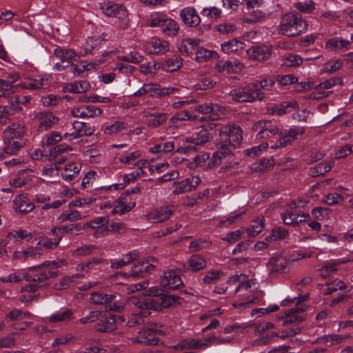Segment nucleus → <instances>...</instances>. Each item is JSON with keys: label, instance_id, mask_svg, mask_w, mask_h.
<instances>
[{"label": "nucleus", "instance_id": "obj_1", "mask_svg": "<svg viewBox=\"0 0 353 353\" xmlns=\"http://www.w3.org/2000/svg\"><path fill=\"white\" fill-rule=\"evenodd\" d=\"M132 304L137 307L144 310L141 314L148 316L150 314V310H160L161 307H174L179 304V297L176 295L164 294L159 299L152 297L139 299L131 298ZM140 314V313H139Z\"/></svg>", "mask_w": 353, "mask_h": 353}, {"label": "nucleus", "instance_id": "obj_2", "mask_svg": "<svg viewBox=\"0 0 353 353\" xmlns=\"http://www.w3.org/2000/svg\"><path fill=\"white\" fill-rule=\"evenodd\" d=\"M307 27V24L301 14L291 11L286 12L281 17L279 32L287 37H294L305 32Z\"/></svg>", "mask_w": 353, "mask_h": 353}, {"label": "nucleus", "instance_id": "obj_3", "mask_svg": "<svg viewBox=\"0 0 353 353\" xmlns=\"http://www.w3.org/2000/svg\"><path fill=\"white\" fill-rule=\"evenodd\" d=\"M219 139L216 141L218 149H226L239 146L243 139L241 128L235 125L222 126L219 132Z\"/></svg>", "mask_w": 353, "mask_h": 353}, {"label": "nucleus", "instance_id": "obj_4", "mask_svg": "<svg viewBox=\"0 0 353 353\" xmlns=\"http://www.w3.org/2000/svg\"><path fill=\"white\" fill-rule=\"evenodd\" d=\"M229 95L233 101L239 103H252L265 99V94L254 90L252 84L234 89L230 92Z\"/></svg>", "mask_w": 353, "mask_h": 353}, {"label": "nucleus", "instance_id": "obj_5", "mask_svg": "<svg viewBox=\"0 0 353 353\" xmlns=\"http://www.w3.org/2000/svg\"><path fill=\"white\" fill-rule=\"evenodd\" d=\"M162 325L152 322L148 323L140 331L135 339V341L147 345H155L159 342L157 335L164 334L163 331L161 330Z\"/></svg>", "mask_w": 353, "mask_h": 353}, {"label": "nucleus", "instance_id": "obj_6", "mask_svg": "<svg viewBox=\"0 0 353 353\" xmlns=\"http://www.w3.org/2000/svg\"><path fill=\"white\" fill-rule=\"evenodd\" d=\"M179 91L176 87H161L158 84L144 83L143 86L133 94L134 97H139L149 94L151 97H165L178 93Z\"/></svg>", "mask_w": 353, "mask_h": 353}, {"label": "nucleus", "instance_id": "obj_7", "mask_svg": "<svg viewBox=\"0 0 353 353\" xmlns=\"http://www.w3.org/2000/svg\"><path fill=\"white\" fill-rule=\"evenodd\" d=\"M304 133L305 128L300 126H294L284 132L279 130L278 139L270 147L272 149H277L290 145L297 139L299 135H302Z\"/></svg>", "mask_w": 353, "mask_h": 353}, {"label": "nucleus", "instance_id": "obj_8", "mask_svg": "<svg viewBox=\"0 0 353 353\" xmlns=\"http://www.w3.org/2000/svg\"><path fill=\"white\" fill-rule=\"evenodd\" d=\"M254 128L259 131L256 135L259 139H269L271 145L278 139L279 128L272 124L270 121H260L255 124Z\"/></svg>", "mask_w": 353, "mask_h": 353}, {"label": "nucleus", "instance_id": "obj_9", "mask_svg": "<svg viewBox=\"0 0 353 353\" xmlns=\"http://www.w3.org/2000/svg\"><path fill=\"white\" fill-rule=\"evenodd\" d=\"M201 182L199 176H190L180 181L174 182V189L172 193L175 195L191 192L195 190Z\"/></svg>", "mask_w": 353, "mask_h": 353}, {"label": "nucleus", "instance_id": "obj_10", "mask_svg": "<svg viewBox=\"0 0 353 353\" xmlns=\"http://www.w3.org/2000/svg\"><path fill=\"white\" fill-rule=\"evenodd\" d=\"M136 205L135 201H131L129 192L123 193L120 197L113 203V210L112 214H123L130 212Z\"/></svg>", "mask_w": 353, "mask_h": 353}, {"label": "nucleus", "instance_id": "obj_11", "mask_svg": "<svg viewBox=\"0 0 353 353\" xmlns=\"http://www.w3.org/2000/svg\"><path fill=\"white\" fill-rule=\"evenodd\" d=\"M35 119L39 121L37 130L39 132H44L52 128L59 121V117L48 111L37 113L35 115Z\"/></svg>", "mask_w": 353, "mask_h": 353}, {"label": "nucleus", "instance_id": "obj_12", "mask_svg": "<svg viewBox=\"0 0 353 353\" xmlns=\"http://www.w3.org/2000/svg\"><path fill=\"white\" fill-rule=\"evenodd\" d=\"M248 57L256 61H265L272 56V48L267 46H254L246 50Z\"/></svg>", "mask_w": 353, "mask_h": 353}, {"label": "nucleus", "instance_id": "obj_13", "mask_svg": "<svg viewBox=\"0 0 353 353\" xmlns=\"http://www.w3.org/2000/svg\"><path fill=\"white\" fill-rule=\"evenodd\" d=\"M223 108L219 104L212 103H205L203 104L196 105L194 110L202 114H209L208 119L212 121L221 119V115L219 114L221 112L223 114Z\"/></svg>", "mask_w": 353, "mask_h": 353}, {"label": "nucleus", "instance_id": "obj_14", "mask_svg": "<svg viewBox=\"0 0 353 353\" xmlns=\"http://www.w3.org/2000/svg\"><path fill=\"white\" fill-rule=\"evenodd\" d=\"M173 211L169 206H161L150 211L146 219L151 223H161L166 221L172 214Z\"/></svg>", "mask_w": 353, "mask_h": 353}, {"label": "nucleus", "instance_id": "obj_15", "mask_svg": "<svg viewBox=\"0 0 353 353\" xmlns=\"http://www.w3.org/2000/svg\"><path fill=\"white\" fill-rule=\"evenodd\" d=\"M267 267L271 276L281 274L287 267V260L280 254L274 255L267 263Z\"/></svg>", "mask_w": 353, "mask_h": 353}, {"label": "nucleus", "instance_id": "obj_16", "mask_svg": "<svg viewBox=\"0 0 353 353\" xmlns=\"http://www.w3.org/2000/svg\"><path fill=\"white\" fill-rule=\"evenodd\" d=\"M34 207L26 194H19L13 200V209L17 212L27 214L33 210Z\"/></svg>", "mask_w": 353, "mask_h": 353}, {"label": "nucleus", "instance_id": "obj_17", "mask_svg": "<svg viewBox=\"0 0 353 353\" xmlns=\"http://www.w3.org/2000/svg\"><path fill=\"white\" fill-rule=\"evenodd\" d=\"M103 111L101 108L93 105H82L79 108H73L71 114L74 117L81 118H92L98 117L102 114Z\"/></svg>", "mask_w": 353, "mask_h": 353}, {"label": "nucleus", "instance_id": "obj_18", "mask_svg": "<svg viewBox=\"0 0 353 353\" xmlns=\"http://www.w3.org/2000/svg\"><path fill=\"white\" fill-rule=\"evenodd\" d=\"M183 22L190 27H196L201 23V18L193 7H186L180 11Z\"/></svg>", "mask_w": 353, "mask_h": 353}, {"label": "nucleus", "instance_id": "obj_19", "mask_svg": "<svg viewBox=\"0 0 353 353\" xmlns=\"http://www.w3.org/2000/svg\"><path fill=\"white\" fill-rule=\"evenodd\" d=\"M182 283L181 277L174 270L165 272L161 279V285L171 290L176 289Z\"/></svg>", "mask_w": 353, "mask_h": 353}, {"label": "nucleus", "instance_id": "obj_20", "mask_svg": "<svg viewBox=\"0 0 353 353\" xmlns=\"http://www.w3.org/2000/svg\"><path fill=\"white\" fill-rule=\"evenodd\" d=\"M301 332V328L299 327H292L289 329L284 330L281 332V334L279 335L276 332H272L270 336H264L260 340L254 341V345H266L271 341L274 336L279 337L282 339H285L290 337H292Z\"/></svg>", "mask_w": 353, "mask_h": 353}, {"label": "nucleus", "instance_id": "obj_21", "mask_svg": "<svg viewBox=\"0 0 353 353\" xmlns=\"http://www.w3.org/2000/svg\"><path fill=\"white\" fill-rule=\"evenodd\" d=\"M309 216L308 214H305L300 211H286L281 214L284 224L292 226H296L299 223L305 221L306 218Z\"/></svg>", "mask_w": 353, "mask_h": 353}, {"label": "nucleus", "instance_id": "obj_22", "mask_svg": "<svg viewBox=\"0 0 353 353\" xmlns=\"http://www.w3.org/2000/svg\"><path fill=\"white\" fill-rule=\"evenodd\" d=\"M343 84V79L341 77H332L318 85H316L315 90L316 92V94L314 96L315 99H321L324 97H327L330 93L332 92H321V89H330L332 86L335 85H341Z\"/></svg>", "mask_w": 353, "mask_h": 353}, {"label": "nucleus", "instance_id": "obj_23", "mask_svg": "<svg viewBox=\"0 0 353 353\" xmlns=\"http://www.w3.org/2000/svg\"><path fill=\"white\" fill-rule=\"evenodd\" d=\"M213 136L207 129H202L198 132L193 134L192 136L185 138V142L193 143L194 145H203L210 141Z\"/></svg>", "mask_w": 353, "mask_h": 353}, {"label": "nucleus", "instance_id": "obj_24", "mask_svg": "<svg viewBox=\"0 0 353 353\" xmlns=\"http://www.w3.org/2000/svg\"><path fill=\"white\" fill-rule=\"evenodd\" d=\"M100 8L105 16L110 17H117L120 13L125 10L121 4L112 1H103L101 3Z\"/></svg>", "mask_w": 353, "mask_h": 353}, {"label": "nucleus", "instance_id": "obj_25", "mask_svg": "<svg viewBox=\"0 0 353 353\" xmlns=\"http://www.w3.org/2000/svg\"><path fill=\"white\" fill-rule=\"evenodd\" d=\"M173 348L178 350L190 349H204L205 345L203 339L196 340L192 338H188L179 341L173 346Z\"/></svg>", "mask_w": 353, "mask_h": 353}, {"label": "nucleus", "instance_id": "obj_26", "mask_svg": "<svg viewBox=\"0 0 353 353\" xmlns=\"http://www.w3.org/2000/svg\"><path fill=\"white\" fill-rule=\"evenodd\" d=\"M199 39H183L178 46L179 51L187 56H191L195 53L199 45Z\"/></svg>", "mask_w": 353, "mask_h": 353}, {"label": "nucleus", "instance_id": "obj_27", "mask_svg": "<svg viewBox=\"0 0 353 353\" xmlns=\"http://www.w3.org/2000/svg\"><path fill=\"white\" fill-rule=\"evenodd\" d=\"M96 330L100 332H112L117 330L116 319L114 315L101 319L96 325Z\"/></svg>", "mask_w": 353, "mask_h": 353}, {"label": "nucleus", "instance_id": "obj_28", "mask_svg": "<svg viewBox=\"0 0 353 353\" xmlns=\"http://www.w3.org/2000/svg\"><path fill=\"white\" fill-rule=\"evenodd\" d=\"M148 46L152 54H164L169 50L168 43L158 38H151L148 42Z\"/></svg>", "mask_w": 353, "mask_h": 353}, {"label": "nucleus", "instance_id": "obj_29", "mask_svg": "<svg viewBox=\"0 0 353 353\" xmlns=\"http://www.w3.org/2000/svg\"><path fill=\"white\" fill-rule=\"evenodd\" d=\"M57 274V271L48 270L43 271L34 276L26 275L24 278L28 282H33L35 283H38L37 284H46L47 286L48 283L46 281L50 278L56 277Z\"/></svg>", "mask_w": 353, "mask_h": 353}, {"label": "nucleus", "instance_id": "obj_30", "mask_svg": "<svg viewBox=\"0 0 353 353\" xmlns=\"http://www.w3.org/2000/svg\"><path fill=\"white\" fill-rule=\"evenodd\" d=\"M187 270L192 272L200 271L207 266V262L203 256L200 254H193L187 261Z\"/></svg>", "mask_w": 353, "mask_h": 353}, {"label": "nucleus", "instance_id": "obj_31", "mask_svg": "<svg viewBox=\"0 0 353 353\" xmlns=\"http://www.w3.org/2000/svg\"><path fill=\"white\" fill-rule=\"evenodd\" d=\"M351 43L347 40L337 38H332L325 43V48L330 51H339L349 50Z\"/></svg>", "mask_w": 353, "mask_h": 353}, {"label": "nucleus", "instance_id": "obj_32", "mask_svg": "<svg viewBox=\"0 0 353 353\" xmlns=\"http://www.w3.org/2000/svg\"><path fill=\"white\" fill-rule=\"evenodd\" d=\"M23 127L19 124L12 123L3 132V139L6 140L16 139L24 134Z\"/></svg>", "mask_w": 353, "mask_h": 353}, {"label": "nucleus", "instance_id": "obj_33", "mask_svg": "<svg viewBox=\"0 0 353 353\" xmlns=\"http://www.w3.org/2000/svg\"><path fill=\"white\" fill-rule=\"evenodd\" d=\"M115 297L114 294H109L103 292H94L91 294L90 302L95 305H103L112 302Z\"/></svg>", "mask_w": 353, "mask_h": 353}, {"label": "nucleus", "instance_id": "obj_34", "mask_svg": "<svg viewBox=\"0 0 353 353\" xmlns=\"http://www.w3.org/2000/svg\"><path fill=\"white\" fill-rule=\"evenodd\" d=\"M128 304L132 310V317L128 320L126 325L128 327H134L137 325L143 323V317H145L144 315L139 314V313H141L144 310L139 309L137 307L134 305L132 304L131 299L128 301Z\"/></svg>", "mask_w": 353, "mask_h": 353}, {"label": "nucleus", "instance_id": "obj_35", "mask_svg": "<svg viewBox=\"0 0 353 353\" xmlns=\"http://www.w3.org/2000/svg\"><path fill=\"white\" fill-rule=\"evenodd\" d=\"M305 310V306L301 305L296 306V307L288 311V312L285 314L283 325L302 321L303 318L301 316L296 315V314L299 312H304Z\"/></svg>", "mask_w": 353, "mask_h": 353}, {"label": "nucleus", "instance_id": "obj_36", "mask_svg": "<svg viewBox=\"0 0 353 353\" xmlns=\"http://www.w3.org/2000/svg\"><path fill=\"white\" fill-rule=\"evenodd\" d=\"M161 28L165 35L174 37L179 32V24L172 19L165 18Z\"/></svg>", "mask_w": 353, "mask_h": 353}, {"label": "nucleus", "instance_id": "obj_37", "mask_svg": "<svg viewBox=\"0 0 353 353\" xmlns=\"http://www.w3.org/2000/svg\"><path fill=\"white\" fill-rule=\"evenodd\" d=\"M241 67L242 65L239 62L230 60L221 61L216 65V68L219 72H225L228 74L233 73L236 70H240Z\"/></svg>", "mask_w": 353, "mask_h": 353}, {"label": "nucleus", "instance_id": "obj_38", "mask_svg": "<svg viewBox=\"0 0 353 353\" xmlns=\"http://www.w3.org/2000/svg\"><path fill=\"white\" fill-rule=\"evenodd\" d=\"M84 218L81 214L76 210H68L63 212L58 217L57 221L61 223L65 221L74 222Z\"/></svg>", "mask_w": 353, "mask_h": 353}, {"label": "nucleus", "instance_id": "obj_39", "mask_svg": "<svg viewBox=\"0 0 353 353\" xmlns=\"http://www.w3.org/2000/svg\"><path fill=\"white\" fill-rule=\"evenodd\" d=\"M47 81L48 79L44 78H41L39 79L28 78L21 82L19 86L30 90H39L43 88L44 82Z\"/></svg>", "mask_w": 353, "mask_h": 353}, {"label": "nucleus", "instance_id": "obj_40", "mask_svg": "<svg viewBox=\"0 0 353 353\" xmlns=\"http://www.w3.org/2000/svg\"><path fill=\"white\" fill-rule=\"evenodd\" d=\"M73 318V311L67 309L63 311H59L48 317L50 323L68 322Z\"/></svg>", "mask_w": 353, "mask_h": 353}, {"label": "nucleus", "instance_id": "obj_41", "mask_svg": "<svg viewBox=\"0 0 353 353\" xmlns=\"http://www.w3.org/2000/svg\"><path fill=\"white\" fill-rule=\"evenodd\" d=\"M224 273L221 270H210L205 272L201 281L203 285H210L216 283Z\"/></svg>", "mask_w": 353, "mask_h": 353}, {"label": "nucleus", "instance_id": "obj_42", "mask_svg": "<svg viewBox=\"0 0 353 353\" xmlns=\"http://www.w3.org/2000/svg\"><path fill=\"white\" fill-rule=\"evenodd\" d=\"M3 151L11 155L16 154L24 146L23 142L15 139L6 140V139H3Z\"/></svg>", "mask_w": 353, "mask_h": 353}, {"label": "nucleus", "instance_id": "obj_43", "mask_svg": "<svg viewBox=\"0 0 353 353\" xmlns=\"http://www.w3.org/2000/svg\"><path fill=\"white\" fill-rule=\"evenodd\" d=\"M233 341V337L216 336L214 334L203 339L205 348L214 344H229L232 343Z\"/></svg>", "mask_w": 353, "mask_h": 353}, {"label": "nucleus", "instance_id": "obj_44", "mask_svg": "<svg viewBox=\"0 0 353 353\" xmlns=\"http://www.w3.org/2000/svg\"><path fill=\"white\" fill-rule=\"evenodd\" d=\"M80 170V163H70L65 166L64 172L61 174L62 178L65 181H70L75 174L79 172Z\"/></svg>", "mask_w": 353, "mask_h": 353}, {"label": "nucleus", "instance_id": "obj_45", "mask_svg": "<svg viewBox=\"0 0 353 353\" xmlns=\"http://www.w3.org/2000/svg\"><path fill=\"white\" fill-rule=\"evenodd\" d=\"M105 40V39H101V37H89L86 39L85 43L83 46V50H84L83 54H88L89 53H92V51L98 47V46L102 42V41Z\"/></svg>", "mask_w": 353, "mask_h": 353}, {"label": "nucleus", "instance_id": "obj_46", "mask_svg": "<svg viewBox=\"0 0 353 353\" xmlns=\"http://www.w3.org/2000/svg\"><path fill=\"white\" fill-rule=\"evenodd\" d=\"M54 55L59 59L62 63L68 65L70 60L73 59L76 54L72 50H63L61 48H56L54 51Z\"/></svg>", "mask_w": 353, "mask_h": 353}, {"label": "nucleus", "instance_id": "obj_47", "mask_svg": "<svg viewBox=\"0 0 353 353\" xmlns=\"http://www.w3.org/2000/svg\"><path fill=\"white\" fill-rule=\"evenodd\" d=\"M263 217L256 219L251 222L250 227L246 230L249 237H253L258 235L264 228Z\"/></svg>", "mask_w": 353, "mask_h": 353}, {"label": "nucleus", "instance_id": "obj_48", "mask_svg": "<svg viewBox=\"0 0 353 353\" xmlns=\"http://www.w3.org/2000/svg\"><path fill=\"white\" fill-rule=\"evenodd\" d=\"M147 121L148 127L157 128L166 121V117L163 113L149 114Z\"/></svg>", "mask_w": 353, "mask_h": 353}, {"label": "nucleus", "instance_id": "obj_49", "mask_svg": "<svg viewBox=\"0 0 353 353\" xmlns=\"http://www.w3.org/2000/svg\"><path fill=\"white\" fill-rule=\"evenodd\" d=\"M288 231L283 227L273 228L270 235L265 237L268 241H275L285 239L288 236Z\"/></svg>", "mask_w": 353, "mask_h": 353}, {"label": "nucleus", "instance_id": "obj_50", "mask_svg": "<svg viewBox=\"0 0 353 353\" xmlns=\"http://www.w3.org/2000/svg\"><path fill=\"white\" fill-rule=\"evenodd\" d=\"M73 128L74 130L79 132L81 136H90L92 135L95 129L93 127H91L88 123L84 122H81L78 121H75L73 122Z\"/></svg>", "mask_w": 353, "mask_h": 353}, {"label": "nucleus", "instance_id": "obj_51", "mask_svg": "<svg viewBox=\"0 0 353 353\" xmlns=\"http://www.w3.org/2000/svg\"><path fill=\"white\" fill-rule=\"evenodd\" d=\"M88 87L89 84L86 81H79L67 83L64 89L69 92L81 93L86 91Z\"/></svg>", "mask_w": 353, "mask_h": 353}, {"label": "nucleus", "instance_id": "obj_52", "mask_svg": "<svg viewBox=\"0 0 353 353\" xmlns=\"http://www.w3.org/2000/svg\"><path fill=\"white\" fill-rule=\"evenodd\" d=\"M118 59L132 63H139L143 61L144 57L137 51L130 52L125 55L118 56Z\"/></svg>", "mask_w": 353, "mask_h": 353}, {"label": "nucleus", "instance_id": "obj_53", "mask_svg": "<svg viewBox=\"0 0 353 353\" xmlns=\"http://www.w3.org/2000/svg\"><path fill=\"white\" fill-rule=\"evenodd\" d=\"M331 168V163L327 162H321L319 163L316 167L310 168V174L312 177H316L329 172Z\"/></svg>", "mask_w": 353, "mask_h": 353}, {"label": "nucleus", "instance_id": "obj_54", "mask_svg": "<svg viewBox=\"0 0 353 353\" xmlns=\"http://www.w3.org/2000/svg\"><path fill=\"white\" fill-rule=\"evenodd\" d=\"M254 90L260 92L261 90H270L274 84V81L270 78H263L252 83Z\"/></svg>", "mask_w": 353, "mask_h": 353}, {"label": "nucleus", "instance_id": "obj_55", "mask_svg": "<svg viewBox=\"0 0 353 353\" xmlns=\"http://www.w3.org/2000/svg\"><path fill=\"white\" fill-rule=\"evenodd\" d=\"M181 65L182 59L176 55L168 59L163 65L165 68L170 72L177 70Z\"/></svg>", "mask_w": 353, "mask_h": 353}, {"label": "nucleus", "instance_id": "obj_56", "mask_svg": "<svg viewBox=\"0 0 353 353\" xmlns=\"http://www.w3.org/2000/svg\"><path fill=\"white\" fill-rule=\"evenodd\" d=\"M62 236L59 235H57L52 239L46 237L40 240L37 245V247L42 246L47 249H53L59 245Z\"/></svg>", "mask_w": 353, "mask_h": 353}, {"label": "nucleus", "instance_id": "obj_57", "mask_svg": "<svg viewBox=\"0 0 353 353\" xmlns=\"http://www.w3.org/2000/svg\"><path fill=\"white\" fill-rule=\"evenodd\" d=\"M347 338V336H345L329 334L319 338V341L323 343H330V345H334L342 343Z\"/></svg>", "mask_w": 353, "mask_h": 353}, {"label": "nucleus", "instance_id": "obj_58", "mask_svg": "<svg viewBox=\"0 0 353 353\" xmlns=\"http://www.w3.org/2000/svg\"><path fill=\"white\" fill-rule=\"evenodd\" d=\"M242 48V43L236 39H232L221 45V48L225 53H231L238 51Z\"/></svg>", "mask_w": 353, "mask_h": 353}, {"label": "nucleus", "instance_id": "obj_59", "mask_svg": "<svg viewBox=\"0 0 353 353\" xmlns=\"http://www.w3.org/2000/svg\"><path fill=\"white\" fill-rule=\"evenodd\" d=\"M198 118V116L193 114L189 111L184 110L175 114L172 117H171L170 121L172 123H174L178 121H193L197 119Z\"/></svg>", "mask_w": 353, "mask_h": 353}, {"label": "nucleus", "instance_id": "obj_60", "mask_svg": "<svg viewBox=\"0 0 353 353\" xmlns=\"http://www.w3.org/2000/svg\"><path fill=\"white\" fill-rule=\"evenodd\" d=\"M72 150V147L66 143H62L57 145L52 150L49 154V160L52 161V159H56L61 154L66 152L68 151H71Z\"/></svg>", "mask_w": 353, "mask_h": 353}, {"label": "nucleus", "instance_id": "obj_61", "mask_svg": "<svg viewBox=\"0 0 353 353\" xmlns=\"http://www.w3.org/2000/svg\"><path fill=\"white\" fill-rule=\"evenodd\" d=\"M296 104L291 103L284 102L280 105H275L269 108V111L271 114H276L278 115H283L289 111V108H294Z\"/></svg>", "mask_w": 353, "mask_h": 353}, {"label": "nucleus", "instance_id": "obj_62", "mask_svg": "<svg viewBox=\"0 0 353 353\" xmlns=\"http://www.w3.org/2000/svg\"><path fill=\"white\" fill-rule=\"evenodd\" d=\"M294 7L303 13H310L314 10V3L312 0H305L303 2H296Z\"/></svg>", "mask_w": 353, "mask_h": 353}, {"label": "nucleus", "instance_id": "obj_63", "mask_svg": "<svg viewBox=\"0 0 353 353\" xmlns=\"http://www.w3.org/2000/svg\"><path fill=\"white\" fill-rule=\"evenodd\" d=\"M30 316V313L29 312L14 309L6 316V319H9L10 321H19Z\"/></svg>", "mask_w": 353, "mask_h": 353}, {"label": "nucleus", "instance_id": "obj_64", "mask_svg": "<svg viewBox=\"0 0 353 353\" xmlns=\"http://www.w3.org/2000/svg\"><path fill=\"white\" fill-rule=\"evenodd\" d=\"M165 17L159 12L152 13L148 20V25L150 27H160L163 24Z\"/></svg>", "mask_w": 353, "mask_h": 353}]
</instances>
